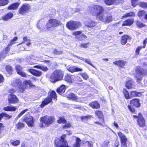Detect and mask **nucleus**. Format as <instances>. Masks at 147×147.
I'll list each match as a JSON object with an SVG mask.
<instances>
[{"label":"nucleus","instance_id":"ddd939ff","mask_svg":"<svg viewBox=\"0 0 147 147\" xmlns=\"http://www.w3.org/2000/svg\"><path fill=\"white\" fill-rule=\"evenodd\" d=\"M67 70L71 73L81 71L82 70V68H78L76 66H68L66 67Z\"/></svg>","mask_w":147,"mask_h":147},{"label":"nucleus","instance_id":"774afa93","mask_svg":"<svg viewBox=\"0 0 147 147\" xmlns=\"http://www.w3.org/2000/svg\"><path fill=\"white\" fill-rule=\"evenodd\" d=\"M65 125H63V128H67L71 126V124L70 123H69L67 124H65Z\"/></svg>","mask_w":147,"mask_h":147},{"label":"nucleus","instance_id":"338daca9","mask_svg":"<svg viewBox=\"0 0 147 147\" xmlns=\"http://www.w3.org/2000/svg\"><path fill=\"white\" fill-rule=\"evenodd\" d=\"M81 76L82 78H84L85 80H87L88 78V75L85 74H81Z\"/></svg>","mask_w":147,"mask_h":147},{"label":"nucleus","instance_id":"a211bd4d","mask_svg":"<svg viewBox=\"0 0 147 147\" xmlns=\"http://www.w3.org/2000/svg\"><path fill=\"white\" fill-rule=\"evenodd\" d=\"M97 22H94L91 20H88L86 21L85 23V25L86 26L89 27H95L97 24Z\"/></svg>","mask_w":147,"mask_h":147},{"label":"nucleus","instance_id":"c85d7f7f","mask_svg":"<svg viewBox=\"0 0 147 147\" xmlns=\"http://www.w3.org/2000/svg\"><path fill=\"white\" fill-rule=\"evenodd\" d=\"M90 105L91 107L93 109H98L100 107V105L97 101L91 103Z\"/></svg>","mask_w":147,"mask_h":147},{"label":"nucleus","instance_id":"c756f323","mask_svg":"<svg viewBox=\"0 0 147 147\" xmlns=\"http://www.w3.org/2000/svg\"><path fill=\"white\" fill-rule=\"evenodd\" d=\"M141 94L140 92H138L135 91H131L130 93V98L134 97L140 96Z\"/></svg>","mask_w":147,"mask_h":147},{"label":"nucleus","instance_id":"f8f14e48","mask_svg":"<svg viewBox=\"0 0 147 147\" xmlns=\"http://www.w3.org/2000/svg\"><path fill=\"white\" fill-rule=\"evenodd\" d=\"M8 99L9 103L11 104L16 103L19 101L18 99L16 96L12 93L10 94L8 96Z\"/></svg>","mask_w":147,"mask_h":147},{"label":"nucleus","instance_id":"13d9d810","mask_svg":"<svg viewBox=\"0 0 147 147\" xmlns=\"http://www.w3.org/2000/svg\"><path fill=\"white\" fill-rule=\"evenodd\" d=\"M138 0H131V3L132 5L134 7H135L137 5V2Z\"/></svg>","mask_w":147,"mask_h":147},{"label":"nucleus","instance_id":"f257e3e1","mask_svg":"<svg viewBox=\"0 0 147 147\" xmlns=\"http://www.w3.org/2000/svg\"><path fill=\"white\" fill-rule=\"evenodd\" d=\"M104 8L98 5H94L91 8L90 13L96 16V19L103 22L109 23L112 20V16L107 13H104Z\"/></svg>","mask_w":147,"mask_h":147},{"label":"nucleus","instance_id":"864d4df0","mask_svg":"<svg viewBox=\"0 0 147 147\" xmlns=\"http://www.w3.org/2000/svg\"><path fill=\"white\" fill-rule=\"evenodd\" d=\"M18 74L20 75L21 76L23 77H25L28 76V75H27L24 72H23L22 71H19Z\"/></svg>","mask_w":147,"mask_h":147},{"label":"nucleus","instance_id":"6e6d98bb","mask_svg":"<svg viewBox=\"0 0 147 147\" xmlns=\"http://www.w3.org/2000/svg\"><path fill=\"white\" fill-rule=\"evenodd\" d=\"M24 84L26 85H29L30 86H32V83L30 80H26L24 82Z\"/></svg>","mask_w":147,"mask_h":147},{"label":"nucleus","instance_id":"7c9ffc66","mask_svg":"<svg viewBox=\"0 0 147 147\" xmlns=\"http://www.w3.org/2000/svg\"><path fill=\"white\" fill-rule=\"evenodd\" d=\"M128 36L125 35L122 36L121 38V42L122 45H125L127 42V40L128 38Z\"/></svg>","mask_w":147,"mask_h":147},{"label":"nucleus","instance_id":"603ef678","mask_svg":"<svg viewBox=\"0 0 147 147\" xmlns=\"http://www.w3.org/2000/svg\"><path fill=\"white\" fill-rule=\"evenodd\" d=\"M17 39L18 38L17 37H15L13 39L11 40L9 45H10V46H11L13 43H14V42L17 40Z\"/></svg>","mask_w":147,"mask_h":147},{"label":"nucleus","instance_id":"f3484780","mask_svg":"<svg viewBox=\"0 0 147 147\" xmlns=\"http://www.w3.org/2000/svg\"><path fill=\"white\" fill-rule=\"evenodd\" d=\"M28 70L32 74L38 77L40 76L42 74V71L33 69H28Z\"/></svg>","mask_w":147,"mask_h":147},{"label":"nucleus","instance_id":"dca6fc26","mask_svg":"<svg viewBox=\"0 0 147 147\" xmlns=\"http://www.w3.org/2000/svg\"><path fill=\"white\" fill-rule=\"evenodd\" d=\"M67 98L69 99L72 100L76 102H80V100L77 96L74 94L71 93L67 94Z\"/></svg>","mask_w":147,"mask_h":147},{"label":"nucleus","instance_id":"c9c22d12","mask_svg":"<svg viewBox=\"0 0 147 147\" xmlns=\"http://www.w3.org/2000/svg\"><path fill=\"white\" fill-rule=\"evenodd\" d=\"M96 115L99 118L102 119L103 118V115L102 112L97 111L95 112Z\"/></svg>","mask_w":147,"mask_h":147},{"label":"nucleus","instance_id":"412c9836","mask_svg":"<svg viewBox=\"0 0 147 147\" xmlns=\"http://www.w3.org/2000/svg\"><path fill=\"white\" fill-rule=\"evenodd\" d=\"M130 104H132L137 107H140V105L139 100L137 99H133L130 101Z\"/></svg>","mask_w":147,"mask_h":147},{"label":"nucleus","instance_id":"2f4dec72","mask_svg":"<svg viewBox=\"0 0 147 147\" xmlns=\"http://www.w3.org/2000/svg\"><path fill=\"white\" fill-rule=\"evenodd\" d=\"M135 13L133 12H131L124 14L123 16V18H124L133 16V17L135 16Z\"/></svg>","mask_w":147,"mask_h":147},{"label":"nucleus","instance_id":"6ab92c4d","mask_svg":"<svg viewBox=\"0 0 147 147\" xmlns=\"http://www.w3.org/2000/svg\"><path fill=\"white\" fill-rule=\"evenodd\" d=\"M126 87L129 89L134 88L135 85L134 84V82L131 80L127 81L125 84Z\"/></svg>","mask_w":147,"mask_h":147},{"label":"nucleus","instance_id":"a19ab883","mask_svg":"<svg viewBox=\"0 0 147 147\" xmlns=\"http://www.w3.org/2000/svg\"><path fill=\"white\" fill-rule=\"evenodd\" d=\"M8 0H0V6H4L8 3Z\"/></svg>","mask_w":147,"mask_h":147},{"label":"nucleus","instance_id":"bf43d9fd","mask_svg":"<svg viewBox=\"0 0 147 147\" xmlns=\"http://www.w3.org/2000/svg\"><path fill=\"white\" fill-rule=\"evenodd\" d=\"M82 32V31H75L73 32L72 34L74 35H78L81 34Z\"/></svg>","mask_w":147,"mask_h":147},{"label":"nucleus","instance_id":"052dcab7","mask_svg":"<svg viewBox=\"0 0 147 147\" xmlns=\"http://www.w3.org/2000/svg\"><path fill=\"white\" fill-rule=\"evenodd\" d=\"M40 69L45 71H46L49 69L47 67L43 66H41Z\"/></svg>","mask_w":147,"mask_h":147},{"label":"nucleus","instance_id":"680f3d73","mask_svg":"<svg viewBox=\"0 0 147 147\" xmlns=\"http://www.w3.org/2000/svg\"><path fill=\"white\" fill-rule=\"evenodd\" d=\"M128 108L129 111L132 113H134L135 112V109L132 107L131 106L128 105Z\"/></svg>","mask_w":147,"mask_h":147},{"label":"nucleus","instance_id":"e2e57ef3","mask_svg":"<svg viewBox=\"0 0 147 147\" xmlns=\"http://www.w3.org/2000/svg\"><path fill=\"white\" fill-rule=\"evenodd\" d=\"M136 24L137 26L139 27H142L144 26V25L141 22L139 21L136 22Z\"/></svg>","mask_w":147,"mask_h":147},{"label":"nucleus","instance_id":"37998d69","mask_svg":"<svg viewBox=\"0 0 147 147\" xmlns=\"http://www.w3.org/2000/svg\"><path fill=\"white\" fill-rule=\"evenodd\" d=\"M31 40L30 39H28L26 36H25L23 38V41L22 42L18 45H21L22 44L25 43L26 42H30Z\"/></svg>","mask_w":147,"mask_h":147},{"label":"nucleus","instance_id":"7ed1b4c3","mask_svg":"<svg viewBox=\"0 0 147 147\" xmlns=\"http://www.w3.org/2000/svg\"><path fill=\"white\" fill-rule=\"evenodd\" d=\"M55 120L54 117L52 116L46 115L42 117L40 120L42 123L40 125L41 127H44L43 124L46 127H48L53 123Z\"/></svg>","mask_w":147,"mask_h":147},{"label":"nucleus","instance_id":"0eeeda50","mask_svg":"<svg viewBox=\"0 0 147 147\" xmlns=\"http://www.w3.org/2000/svg\"><path fill=\"white\" fill-rule=\"evenodd\" d=\"M61 23L60 21L55 19H52L49 20L46 26L48 30H50V28L52 27H55L59 26Z\"/></svg>","mask_w":147,"mask_h":147},{"label":"nucleus","instance_id":"ea45409f","mask_svg":"<svg viewBox=\"0 0 147 147\" xmlns=\"http://www.w3.org/2000/svg\"><path fill=\"white\" fill-rule=\"evenodd\" d=\"M110 142L109 140H106L103 142L100 147H107Z\"/></svg>","mask_w":147,"mask_h":147},{"label":"nucleus","instance_id":"9d476101","mask_svg":"<svg viewBox=\"0 0 147 147\" xmlns=\"http://www.w3.org/2000/svg\"><path fill=\"white\" fill-rule=\"evenodd\" d=\"M31 8L30 5L27 3L23 4L19 10V13L22 15L28 12Z\"/></svg>","mask_w":147,"mask_h":147},{"label":"nucleus","instance_id":"4c0bfd02","mask_svg":"<svg viewBox=\"0 0 147 147\" xmlns=\"http://www.w3.org/2000/svg\"><path fill=\"white\" fill-rule=\"evenodd\" d=\"M11 46H10L9 45H8L5 49L4 50H3L5 52V53L4 54L3 56H2V57H5L6 56L7 53L8 52L10 49Z\"/></svg>","mask_w":147,"mask_h":147},{"label":"nucleus","instance_id":"5fc2aeb1","mask_svg":"<svg viewBox=\"0 0 147 147\" xmlns=\"http://www.w3.org/2000/svg\"><path fill=\"white\" fill-rule=\"evenodd\" d=\"M28 110V109H25L22 111L18 115V117L19 118L21 116L24 114L26 111H27Z\"/></svg>","mask_w":147,"mask_h":147},{"label":"nucleus","instance_id":"de8ad7c7","mask_svg":"<svg viewBox=\"0 0 147 147\" xmlns=\"http://www.w3.org/2000/svg\"><path fill=\"white\" fill-rule=\"evenodd\" d=\"M89 45V43H86L82 44L81 43L80 45V47H82L84 48H87Z\"/></svg>","mask_w":147,"mask_h":147},{"label":"nucleus","instance_id":"473e14b6","mask_svg":"<svg viewBox=\"0 0 147 147\" xmlns=\"http://www.w3.org/2000/svg\"><path fill=\"white\" fill-rule=\"evenodd\" d=\"M72 107L73 108L80 109L82 111L86 110L83 107L80 106L79 105L73 104L72 105Z\"/></svg>","mask_w":147,"mask_h":147},{"label":"nucleus","instance_id":"8fccbe9b","mask_svg":"<svg viewBox=\"0 0 147 147\" xmlns=\"http://www.w3.org/2000/svg\"><path fill=\"white\" fill-rule=\"evenodd\" d=\"M142 48V46H139L138 47L136 51V55H138L140 50Z\"/></svg>","mask_w":147,"mask_h":147},{"label":"nucleus","instance_id":"0e129e2a","mask_svg":"<svg viewBox=\"0 0 147 147\" xmlns=\"http://www.w3.org/2000/svg\"><path fill=\"white\" fill-rule=\"evenodd\" d=\"M86 144L88 147H92L93 146L92 143L91 142L87 141L86 142Z\"/></svg>","mask_w":147,"mask_h":147},{"label":"nucleus","instance_id":"2eb2a0df","mask_svg":"<svg viewBox=\"0 0 147 147\" xmlns=\"http://www.w3.org/2000/svg\"><path fill=\"white\" fill-rule=\"evenodd\" d=\"M76 77L75 76L69 74H67L65 76V80L69 83H72L75 80Z\"/></svg>","mask_w":147,"mask_h":147},{"label":"nucleus","instance_id":"c03bdc74","mask_svg":"<svg viewBox=\"0 0 147 147\" xmlns=\"http://www.w3.org/2000/svg\"><path fill=\"white\" fill-rule=\"evenodd\" d=\"M22 67L20 65H17L16 66V69L18 74L19 71H22Z\"/></svg>","mask_w":147,"mask_h":147},{"label":"nucleus","instance_id":"3c124183","mask_svg":"<svg viewBox=\"0 0 147 147\" xmlns=\"http://www.w3.org/2000/svg\"><path fill=\"white\" fill-rule=\"evenodd\" d=\"M145 14V12L144 11H141L139 12L138 16L140 18H141L144 16Z\"/></svg>","mask_w":147,"mask_h":147},{"label":"nucleus","instance_id":"6e6552de","mask_svg":"<svg viewBox=\"0 0 147 147\" xmlns=\"http://www.w3.org/2000/svg\"><path fill=\"white\" fill-rule=\"evenodd\" d=\"M81 25L80 22L70 21L66 24L67 27L71 30H75Z\"/></svg>","mask_w":147,"mask_h":147},{"label":"nucleus","instance_id":"b1692460","mask_svg":"<svg viewBox=\"0 0 147 147\" xmlns=\"http://www.w3.org/2000/svg\"><path fill=\"white\" fill-rule=\"evenodd\" d=\"M13 16V14L12 13H8L2 17V19L5 21H7L11 18Z\"/></svg>","mask_w":147,"mask_h":147},{"label":"nucleus","instance_id":"39448f33","mask_svg":"<svg viewBox=\"0 0 147 147\" xmlns=\"http://www.w3.org/2000/svg\"><path fill=\"white\" fill-rule=\"evenodd\" d=\"M57 96L56 93L54 91H50L48 94V96L42 102V103L40 105L41 108L43 107L45 105H47L52 100V99H56Z\"/></svg>","mask_w":147,"mask_h":147},{"label":"nucleus","instance_id":"5701e85b","mask_svg":"<svg viewBox=\"0 0 147 147\" xmlns=\"http://www.w3.org/2000/svg\"><path fill=\"white\" fill-rule=\"evenodd\" d=\"M65 86L64 85H62L57 89V91L59 94H61L65 92Z\"/></svg>","mask_w":147,"mask_h":147},{"label":"nucleus","instance_id":"f704fd0d","mask_svg":"<svg viewBox=\"0 0 147 147\" xmlns=\"http://www.w3.org/2000/svg\"><path fill=\"white\" fill-rule=\"evenodd\" d=\"M123 92L126 99L130 98V95H129L126 89H124L123 90Z\"/></svg>","mask_w":147,"mask_h":147},{"label":"nucleus","instance_id":"58836bf2","mask_svg":"<svg viewBox=\"0 0 147 147\" xmlns=\"http://www.w3.org/2000/svg\"><path fill=\"white\" fill-rule=\"evenodd\" d=\"M87 37L86 36L83 34L79 35L78 36L76 37V38L79 40L82 41L86 38Z\"/></svg>","mask_w":147,"mask_h":147},{"label":"nucleus","instance_id":"cd10ccee","mask_svg":"<svg viewBox=\"0 0 147 147\" xmlns=\"http://www.w3.org/2000/svg\"><path fill=\"white\" fill-rule=\"evenodd\" d=\"M73 138H75L76 140V143L74 145V147H80V144L81 140L78 138H77L76 136H73Z\"/></svg>","mask_w":147,"mask_h":147},{"label":"nucleus","instance_id":"a18cd8bd","mask_svg":"<svg viewBox=\"0 0 147 147\" xmlns=\"http://www.w3.org/2000/svg\"><path fill=\"white\" fill-rule=\"evenodd\" d=\"M139 5L140 7L142 8H147V4L145 3L141 2Z\"/></svg>","mask_w":147,"mask_h":147},{"label":"nucleus","instance_id":"393cba45","mask_svg":"<svg viewBox=\"0 0 147 147\" xmlns=\"http://www.w3.org/2000/svg\"><path fill=\"white\" fill-rule=\"evenodd\" d=\"M17 108L14 106H7L3 108L4 110L6 111H14Z\"/></svg>","mask_w":147,"mask_h":147},{"label":"nucleus","instance_id":"79ce46f5","mask_svg":"<svg viewBox=\"0 0 147 147\" xmlns=\"http://www.w3.org/2000/svg\"><path fill=\"white\" fill-rule=\"evenodd\" d=\"M53 53L55 55H61L62 54L63 52L62 51L60 50H58L56 49H54L53 51Z\"/></svg>","mask_w":147,"mask_h":147},{"label":"nucleus","instance_id":"4d7b16f0","mask_svg":"<svg viewBox=\"0 0 147 147\" xmlns=\"http://www.w3.org/2000/svg\"><path fill=\"white\" fill-rule=\"evenodd\" d=\"M20 143V142L19 140H17L14 142H12L11 144L14 146L18 145Z\"/></svg>","mask_w":147,"mask_h":147},{"label":"nucleus","instance_id":"a878e982","mask_svg":"<svg viewBox=\"0 0 147 147\" xmlns=\"http://www.w3.org/2000/svg\"><path fill=\"white\" fill-rule=\"evenodd\" d=\"M20 3H16L11 4L8 7V9L10 10H15L18 8Z\"/></svg>","mask_w":147,"mask_h":147},{"label":"nucleus","instance_id":"69168bd1","mask_svg":"<svg viewBox=\"0 0 147 147\" xmlns=\"http://www.w3.org/2000/svg\"><path fill=\"white\" fill-rule=\"evenodd\" d=\"M127 141L121 142V147H127L126 142Z\"/></svg>","mask_w":147,"mask_h":147},{"label":"nucleus","instance_id":"f03ea898","mask_svg":"<svg viewBox=\"0 0 147 147\" xmlns=\"http://www.w3.org/2000/svg\"><path fill=\"white\" fill-rule=\"evenodd\" d=\"M64 75V72L60 70H57L52 73L49 78L50 81L53 82L61 80L63 78Z\"/></svg>","mask_w":147,"mask_h":147},{"label":"nucleus","instance_id":"20e7f679","mask_svg":"<svg viewBox=\"0 0 147 147\" xmlns=\"http://www.w3.org/2000/svg\"><path fill=\"white\" fill-rule=\"evenodd\" d=\"M13 86L15 87V89H12L10 90V92H15L16 90H19V91L21 92H23L25 89L24 85H22V82L19 79L14 80L11 84Z\"/></svg>","mask_w":147,"mask_h":147},{"label":"nucleus","instance_id":"49530a36","mask_svg":"<svg viewBox=\"0 0 147 147\" xmlns=\"http://www.w3.org/2000/svg\"><path fill=\"white\" fill-rule=\"evenodd\" d=\"M6 69L9 73H11L12 71V68L11 66L9 65H7L6 67Z\"/></svg>","mask_w":147,"mask_h":147},{"label":"nucleus","instance_id":"4be33fe9","mask_svg":"<svg viewBox=\"0 0 147 147\" xmlns=\"http://www.w3.org/2000/svg\"><path fill=\"white\" fill-rule=\"evenodd\" d=\"M119 137L120 141H127V139L126 137L121 132H119L117 133Z\"/></svg>","mask_w":147,"mask_h":147},{"label":"nucleus","instance_id":"e433bc0d","mask_svg":"<svg viewBox=\"0 0 147 147\" xmlns=\"http://www.w3.org/2000/svg\"><path fill=\"white\" fill-rule=\"evenodd\" d=\"M57 122L59 123H63L64 124H65L67 123L66 121L64 118L61 117H59V119L57 121Z\"/></svg>","mask_w":147,"mask_h":147},{"label":"nucleus","instance_id":"4468645a","mask_svg":"<svg viewBox=\"0 0 147 147\" xmlns=\"http://www.w3.org/2000/svg\"><path fill=\"white\" fill-rule=\"evenodd\" d=\"M124 0H104L105 3L107 5H110L112 4L117 5L122 3Z\"/></svg>","mask_w":147,"mask_h":147},{"label":"nucleus","instance_id":"09e8293b","mask_svg":"<svg viewBox=\"0 0 147 147\" xmlns=\"http://www.w3.org/2000/svg\"><path fill=\"white\" fill-rule=\"evenodd\" d=\"M92 118V117L91 115H88L85 116H83L81 117L82 120L90 119Z\"/></svg>","mask_w":147,"mask_h":147},{"label":"nucleus","instance_id":"72a5a7b5","mask_svg":"<svg viewBox=\"0 0 147 147\" xmlns=\"http://www.w3.org/2000/svg\"><path fill=\"white\" fill-rule=\"evenodd\" d=\"M24 126L25 124L24 123L20 122L16 124V128L18 129H21L22 128L24 127Z\"/></svg>","mask_w":147,"mask_h":147},{"label":"nucleus","instance_id":"9b49d317","mask_svg":"<svg viewBox=\"0 0 147 147\" xmlns=\"http://www.w3.org/2000/svg\"><path fill=\"white\" fill-rule=\"evenodd\" d=\"M134 116L137 118V116L134 115ZM137 122L138 125L141 127L144 126L145 125V119L142 117V114L139 113L138 114Z\"/></svg>","mask_w":147,"mask_h":147},{"label":"nucleus","instance_id":"423d86ee","mask_svg":"<svg viewBox=\"0 0 147 147\" xmlns=\"http://www.w3.org/2000/svg\"><path fill=\"white\" fill-rule=\"evenodd\" d=\"M147 74V71H145L140 66L138 67L136 69V78L137 80V82L140 83L143 76Z\"/></svg>","mask_w":147,"mask_h":147},{"label":"nucleus","instance_id":"aec40b11","mask_svg":"<svg viewBox=\"0 0 147 147\" xmlns=\"http://www.w3.org/2000/svg\"><path fill=\"white\" fill-rule=\"evenodd\" d=\"M134 21V20L133 18L128 19L124 21L122 24V26H130L131 25Z\"/></svg>","mask_w":147,"mask_h":147},{"label":"nucleus","instance_id":"bb28decb","mask_svg":"<svg viewBox=\"0 0 147 147\" xmlns=\"http://www.w3.org/2000/svg\"><path fill=\"white\" fill-rule=\"evenodd\" d=\"M113 63L120 67H122L125 65V62L123 61L119 60L118 61H114Z\"/></svg>","mask_w":147,"mask_h":147},{"label":"nucleus","instance_id":"1a4fd4ad","mask_svg":"<svg viewBox=\"0 0 147 147\" xmlns=\"http://www.w3.org/2000/svg\"><path fill=\"white\" fill-rule=\"evenodd\" d=\"M33 118L30 115L26 114L22 118L23 121L25 122L28 126L32 127L34 125Z\"/></svg>","mask_w":147,"mask_h":147}]
</instances>
